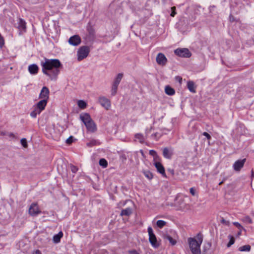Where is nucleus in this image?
I'll use <instances>...</instances> for the list:
<instances>
[{"label":"nucleus","mask_w":254,"mask_h":254,"mask_svg":"<svg viewBox=\"0 0 254 254\" xmlns=\"http://www.w3.org/2000/svg\"><path fill=\"white\" fill-rule=\"evenodd\" d=\"M132 213V209L130 208H127L126 209L122 210L121 212V216H129Z\"/></svg>","instance_id":"nucleus-24"},{"label":"nucleus","mask_w":254,"mask_h":254,"mask_svg":"<svg viewBox=\"0 0 254 254\" xmlns=\"http://www.w3.org/2000/svg\"><path fill=\"white\" fill-rule=\"evenodd\" d=\"M251 249V246L248 245L240 247L239 248V251L240 252H249L250 251Z\"/></svg>","instance_id":"nucleus-25"},{"label":"nucleus","mask_w":254,"mask_h":254,"mask_svg":"<svg viewBox=\"0 0 254 254\" xmlns=\"http://www.w3.org/2000/svg\"><path fill=\"white\" fill-rule=\"evenodd\" d=\"M203 239V235L200 233L194 237L188 239L189 248L192 254H201L200 246Z\"/></svg>","instance_id":"nucleus-2"},{"label":"nucleus","mask_w":254,"mask_h":254,"mask_svg":"<svg viewBox=\"0 0 254 254\" xmlns=\"http://www.w3.org/2000/svg\"><path fill=\"white\" fill-rule=\"evenodd\" d=\"M90 52L89 48L88 46H84L80 47L77 51V60L80 61L86 58Z\"/></svg>","instance_id":"nucleus-4"},{"label":"nucleus","mask_w":254,"mask_h":254,"mask_svg":"<svg viewBox=\"0 0 254 254\" xmlns=\"http://www.w3.org/2000/svg\"><path fill=\"white\" fill-rule=\"evenodd\" d=\"M165 93L168 95H173L175 94V90L169 86H166L165 88Z\"/></svg>","instance_id":"nucleus-22"},{"label":"nucleus","mask_w":254,"mask_h":254,"mask_svg":"<svg viewBox=\"0 0 254 254\" xmlns=\"http://www.w3.org/2000/svg\"><path fill=\"white\" fill-rule=\"evenodd\" d=\"M33 254H41V252L39 250H36L33 252Z\"/></svg>","instance_id":"nucleus-47"},{"label":"nucleus","mask_w":254,"mask_h":254,"mask_svg":"<svg viewBox=\"0 0 254 254\" xmlns=\"http://www.w3.org/2000/svg\"><path fill=\"white\" fill-rule=\"evenodd\" d=\"M157 135V133H154L153 134H152V136L153 137H156Z\"/></svg>","instance_id":"nucleus-50"},{"label":"nucleus","mask_w":254,"mask_h":254,"mask_svg":"<svg viewBox=\"0 0 254 254\" xmlns=\"http://www.w3.org/2000/svg\"><path fill=\"white\" fill-rule=\"evenodd\" d=\"M202 134L206 136V138L208 139H210L211 138V136L206 132H204Z\"/></svg>","instance_id":"nucleus-43"},{"label":"nucleus","mask_w":254,"mask_h":254,"mask_svg":"<svg viewBox=\"0 0 254 254\" xmlns=\"http://www.w3.org/2000/svg\"><path fill=\"white\" fill-rule=\"evenodd\" d=\"M222 184H223V182H220V183H219V185H222Z\"/></svg>","instance_id":"nucleus-53"},{"label":"nucleus","mask_w":254,"mask_h":254,"mask_svg":"<svg viewBox=\"0 0 254 254\" xmlns=\"http://www.w3.org/2000/svg\"><path fill=\"white\" fill-rule=\"evenodd\" d=\"M118 87V85L112 84V88L111 90V95L112 96H115L116 94Z\"/></svg>","instance_id":"nucleus-27"},{"label":"nucleus","mask_w":254,"mask_h":254,"mask_svg":"<svg viewBox=\"0 0 254 254\" xmlns=\"http://www.w3.org/2000/svg\"><path fill=\"white\" fill-rule=\"evenodd\" d=\"M172 12L171 13V16L172 17H174L175 14H176V12L175 11L176 7L175 6L171 7Z\"/></svg>","instance_id":"nucleus-39"},{"label":"nucleus","mask_w":254,"mask_h":254,"mask_svg":"<svg viewBox=\"0 0 254 254\" xmlns=\"http://www.w3.org/2000/svg\"><path fill=\"white\" fill-rule=\"evenodd\" d=\"M21 143L22 144V145L24 147H27V140L25 138H22L21 139Z\"/></svg>","instance_id":"nucleus-36"},{"label":"nucleus","mask_w":254,"mask_h":254,"mask_svg":"<svg viewBox=\"0 0 254 254\" xmlns=\"http://www.w3.org/2000/svg\"><path fill=\"white\" fill-rule=\"evenodd\" d=\"M163 155L165 158L170 159L173 155V150L164 148L163 150Z\"/></svg>","instance_id":"nucleus-17"},{"label":"nucleus","mask_w":254,"mask_h":254,"mask_svg":"<svg viewBox=\"0 0 254 254\" xmlns=\"http://www.w3.org/2000/svg\"><path fill=\"white\" fill-rule=\"evenodd\" d=\"M241 220L246 224H252L253 221L250 216L247 215L242 218Z\"/></svg>","instance_id":"nucleus-26"},{"label":"nucleus","mask_w":254,"mask_h":254,"mask_svg":"<svg viewBox=\"0 0 254 254\" xmlns=\"http://www.w3.org/2000/svg\"><path fill=\"white\" fill-rule=\"evenodd\" d=\"M149 154H150V155H152V156H156V152L154 150H150L149 151Z\"/></svg>","instance_id":"nucleus-44"},{"label":"nucleus","mask_w":254,"mask_h":254,"mask_svg":"<svg viewBox=\"0 0 254 254\" xmlns=\"http://www.w3.org/2000/svg\"><path fill=\"white\" fill-rule=\"evenodd\" d=\"M151 129H152V127H150V128H149V129H147L146 130V133L147 134L150 133Z\"/></svg>","instance_id":"nucleus-48"},{"label":"nucleus","mask_w":254,"mask_h":254,"mask_svg":"<svg viewBox=\"0 0 254 254\" xmlns=\"http://www.w3.org/2000/svg\"><path fill=\"white\" fill-rule=\"evenodd\" d=\"M129 253L130 254H139V253H138L135 250L130 251Z\"/></svg>","instance_id":"nucleus-45"},{"label":"nucleus","mask_w":254,"mask_h":254,"mask_svg":"<svg viewBox=\"0 0 254 254\" xmlns=\"http://www.w3.org/2000/svg\"><path fill=\"white\" fill-rule=\"evenodd\" d=\"M187 86L190 92L192 93L196 92V87L194 85V83L192 81H189L187 83Z\"/></svg>","instance_id":"nucleus-19"},{"label":"nucleus","mask_w":254,"mask_h":254,"mask_svg":"<svg viewBox=\"0 0 254 254\" xmlns=\"http://www.w3.org/2000/svg\"><path fill=\"white\" fill-rule=\"evenodd\" d=\"M41 111L34 106V110L31 112L30 116L33 118H36L38 115H40Z\"/></svg>","instance_id":"nucleus-23"},{"label":"nucleus","mask_w":254,"mask_h":254,"mask_svg":"<svg viewBox=\"0 0 254 254\" xmlns=\"http://www.w3.org/2000/svg\"><path fill=\"white\" fill-rule=\"evenodd\" d=\"M166 222L163 220H158L156 222L157 226L160 228H162L165 225H166Z\"/></svg>","instance_id":"nucleus-32"},{"label":"nucleus","mask_w":254,"mask_h":254,"mask_svg":"<svg viewBox=\"0 0 254 254\" xmlns=\"http://www.w3.org/2000/svg\"><path fill=\"white\" fill-rule=\"evenodd\" d=\"M26 22L22 19H19L18 21V28L20 30L25 31L26 29Z\"/></svg>","instance_id":"nucleus-20"},{"label":"nucleus","mask_w":254,"mask_h":254,"mask_svg":"<svg viewBox=\"0 0 254 254\" xmlns=\"http://www.w3.org/2000/svg\"><path fill=\"white\" fill-rule=\"evenodd\" d=\"M230 21H233V17L231 16H230Z\"/></svg>","instance_id":"nucleus-51"},{"label":"nucleus","mask_w":254,"mask_h":254,"mask_svg":"<svg viewBox=\"0 0 254 254\" xmlns=\"http://www.w3.org/2000/svg\"><path fill=\"white\" fill-rule=\"evenodd\" d=\"M135 138L139 140L140 142H143L144 141V137L141 133H136L135 135Z\"/></svg>","instance_id":"nucleus-30"},{"label":"nucleus","mask_w":254,"mask_h":254,"mask_svg":"<svg viewBox=\"0 0 254 254\" xmlns=\"http://www.w3.org/2000/svg\"><path fill=\"white\" fill-rule=\"evenodd\" d=\"M144 176L149 180H151L153 178V175L148 170L143 171V172Z\"/></svg>","instance_id":"nucleus-29"},{"label":"nucleus","mask_w":254,"mask_h":254,"mask_svg":"<svg viewBox=\"0 0 254 254\" xmlns=\"http://www.w3.org/2000/svg\"><path fill=\"white\" fill-rule=\"evenodd\" d=\"M49 94L50 91L49 89L47 87L44 86L41 90L39 97L42 100H46L48 101L49 98Z\"/></svg>","instance_id":"nucleus-9"},{"label":"nucleus","mask_w":254,"mask_h":254,"mask_svg":"<svg viewBox=\"0 0 254 254\" xmlns=\"http://www.w3.org/2000/svg\"><path fill=\"white\" fill-rule=\"evenodd\" d=\"M241 231H242V230H240L239 232H238V235H239L241 234Z\"/></svg>","instance_id":"nucleus-52"},{"label":"nucleus","mask_w":254,"mask_h":254,"mask_svg":"<svg viewBox=\"0 0 254 254\" xmlns=\"http://www.w3.org/2000/svg\"><path fill=\"white\" fill-rule=\"evenodd\" d=\"M38 204L36 203H33L29 208V213L31 216H36L41 213Z\"/></svg>","instance_id":"nucleus-8"},{"label":"nucleus","mask_w":254,"mask_h":254,"mask_svg":"<svg viewBox=\"0 0 254 254\" xmlns=\"http://www.w3.org/2000/svg\"><path fill=\"white\" fill-rule=\"evenodd\" d=\"M68 42L70 45L76 46L81 43V39L78 35H75L69 39Z\"/></svg>","instance_id":"nucleus-10"},{"label":"nucleus","mask_w":254,"mask_h":254,"mask_svg":"<svg viewBox=\"0 0 254 254\" xmlns=\"http://www.w3.org/2000/svg\"><path fill=\"white\" fill-rule=\"evenodd\" d=\"M174 53L176 55L183 58H190L191 55L187 48H178L175 50Z\"/></svg>","instance_id":"nucleus-6"},{"label":"nucleus","mask_w":254,"mask_h":254,"mask_svg":"<svg viewBox=\"0 0 254 254\" xmlns=\"http://www.w3.org/2000/svg\"><path fill=\"white\" fill-rule=\"evenodd\" d=\"M48 101L46 100H41L35 106L37 108L40 110L41 112L44 110L47 105Z\"/></svg>","instance_id":"nucleus-14"},{"label":"nucleus","mask_w":254,"mask_h":254,"mask_svg":"<svg viewBox=\"0 0 254 254\" xmlns=\"http://www.w3.org/2000/svg\"><path fill=\"white\" fill-rule=\"evenodd\" d=\"M70 169L71 171L74 173H76L78 170L77 168L73 165L70 166Z\"/></svg>","instance_id":"nucleus-40"},{"label":"nucleus","mask_w":254,"mask_h":254,"mask_svg":"<svg viewBox=\"0 0 254 254\" xmlns=\"http://www.w3.org/2000/svg\"><path fill=\"white\" fill-rule=\"evenodd\" d=\"M147 231L149 235V241L151 245L155 248L158 247L159 244L157 243L156 237L153 233L152 228L151 227H149L147 229Z\"/></svg>","instance_id":"nucleus-5"},{"label":"nucleus","mask_w":254,"mask_h":254,"mask_svg":"<svg viewBox=\"0 0 254 254\" xmlns=\"http://www.w3.org/2000/svg\"><path fill=\"white\" fill-rule=\"evenodd\" d=\"M184 199L182 198L179 199L178 200V203L179 205V209L180 210H189V205L188 204L184 203Z\"/></svg>","instance_id":"nucleus-16"},{"label":"nucleus","mask_w":254,"mask_h":254,"mask_svg":"<svg viewBox=\"0 0 254 254\" xmlns=\"http://www.w3.org/2000/svg\"><path fill=\"white\" fill-rule=\"evenodd\" d=\"M99 102L100 105L106 110H109L111 106V101L105 96H101L99 98Z\"/></svg>","instance_id":"nucleus-7"},{"label":"nucleus","mask_w":254,"mask_h":254,"mask_svg":"<svg viewBox=\"0 0 254 254\" xmlns=\"http://www.w3.org/2000/svg\"><path fill=\"white\" fill-rule=\"evenodd\" d=\"M73 142V137L72 136H70L69 137H68L66 140V142L67 143V144H70L72 142Z\"/></svg>","instance_id":"nucleus-41"},{"label":"nucleus","mask_w":254,"mask_h":254,"mask_svg":"<svg viewBox=\"0 0 254 254\" xmlns=\"http://www.w3.org/2000/svg\"><path fill=\"white\" fill-rule=\"evenodd\" d=\"M210 247H211V245H210V244L208 243V244H207V246H206L205 247V248L209 249L210 248Z\"/></svg>","instance_id":"nucleus-49"},{"label":"nucleus","mask_w":254,"mask_h":254,"mask_svg":"<svg viewBox=\"0 0 254 254\" xmlns=\"http://www.w3.org/2000/svg\"><path fill=\"white\" fill-rule=\"evenodd\" d=\"M190 193L193 195H195V190L193 188H191L190 190Z\"/></svg>","instance_id":"nucleus-42"},{"label":"nucleus","mask_w":254,"mask_h":254,"mask_svg":"<svg viewBox=\"0 0 254 254\" xmlns=\"http://www.w3.org/2000/svg\"><path fill=\"white\" fill-rule=\"evenodd\" d=\"M42 72L52 81L57 80L63 65L58 59H45L41 62Z\"/></svg>","instance_id":"nucleus-1"},{"label":"nucleus","mask_w":254,"mask_h":254,"mask_svg":"<svg viewBox=\"0 0 254 254\" xmlns=\"http://www.w3.org/2000/svg\"><path fill=\"white\" fill-rule=\"evenodd\" d=\"M221 223H222L226 226H229L230 224V223L229 221L226 220L223 218H222L221 219Z\"/></svg>","instance_id":"nucleus-37"},{"label":"nucleus","mask_w":254,"mask_h":254,"mask_svg":"<svg viewBox=\"0 0 254 254\" xmlns=\"http://www.w3.org/2000/svg\"><path fill=\"white\" fill-rule=\"evenodd\" d=\"M78 106L81 109H84L87 106V104L83 100H79L78 101Z\"/></svg>","instance_id":"nucleus-33"},{"label":"nucleus","mask_w":254,"mask_h":254,"mask_svg":"<svg viewBox=\"0 0 254 254\" xmlns=\"http://www.w3.org/2000/svg\"><path fill=\"white\" fill-rule=\"evenodd\" d=\"M63 232L62 231L59 232L58 234L55 235L54 236L53 238V242L55 244L59 243L60 242L61 239L63 237Z\"/></svg>","instance_id":"nucleus-18"},{"label":"nucleus","mask_w":254,"mask_h":254,"mask_svg":"<svg viewBox=\"0 0 254 254\" xmlns=\"http://www.w3.org/2000/svg\"><path fill=\"white\" fill-rule=\"evenodd\" d=\"M123 73H122L118 74L116 77L115 78L113 84L119 86L122 79L123 78Z\"/></svg>","instance_id":"nucleus-21"},{"label":"nucleus","mask_w":254,"mask_h":254,"mask_svg":"<svg viewBox=\"0 0 254 254\" xmlns=\"http://www.w3.org/2000/svg\"><path fill=\"white\" fill-rule=\"evenodd\" d=\"M246 159L239 160L236 161L233 164V169L236 171H240L243 167Z\"/></svg>","instance_id":"nucleus-11"},{"label":"nucleus","mask_w":254,"mask_h":254,"mask_svg":"<svg viewBox=\"0 0 254 254\" xmlns=\"http://www.w3.org/2000/svg\"><path fill=\"white\" fill-rule=\"evenodd\" d=\"M228 238L230 239V241H229V243L227 244V247L229 248V247H230L233 244H234V243H235V239L231 235H229L228 236Z\"/></svg>","instance_id":"nucleus-34"},{"label":"nucleus","mask_w":254,"mask_h":254,"mask_svg":"<svg viewBox=\"0 0 254 254\" xmlns=\"http://www.w3.org/2000/svg\"><path fill=\"white\" fill-rule=\"evenodd\" d=\"M99 164L100 166L105 168L108 165L107 161L105 159H101L99 161Z\"/></svg>","instance_id":"nucleus-35"},{"label":"nucleus","mask_w":254,"mask_h":254,"mask_svg":"<svg viewBox=\"0 0 254 254\" xmlns=\"http://www.w3.org/2000/svg\"><path fill=\"white\" fill-rule=\"evenodd\" d=\"M80 119L85 125L88 132H95L97 130L96 125L88 114L80 115Z\"/></svg>","instance_id":"nucleus-3"},{"label":"nucleus","mask_w":254,"mask_h":254,"mask_svg":"<svg viewBox=\"0 0 254 254\" xmlns=\"http://www.w3.org/2000/svg\"><path fill=\"white\" fill-rule=\"evenodd\" d=\"M154 165L156 168L157 171L164 177H166L165 169L162 164L159 162H156L154 163Z\"/></svg>","instance_id":"nucleus-13"},{"label":"nucleus","mask_w":254,"mask_h":254,"mask_svg":"<svg viewBox=\"0 0 254 254\" xmlns=\"http://www.w3.org/2000/svg\"><path fill=\"white\" fill-rule=\"evenodd\" d=\"M176 78L177 80L179 81V82L181 83V81H182V77H181L180 76H176Z\"/></svg>","instance_id":"nucleus-46"},{"label":"nucleus","mask_w":254,"mask_h":254,"mask_svg":"<svg viewBox=\"0 0 254 254\" xmlns=\"http://www.w3.org/2000/svg\"><path fill=\"white\" fill-rule=\"evenodd\" d=\"M156 62L158 64L162 65L166 64L167 59L162 53H159L156 57Z\"/></svg>","instance_id":"nucleus-12"},{"label":"nucleus","mask_w":254,"mask_h":254,"mask_svg":"<svg viewBox=\"0 0 254 254\" xmlns=\"http://www.w3.org/2000/svg\"><path fill=\"white\" fill-rule=\"evenodd\" d=\"M99 142L95 139H92L89 142L87 143V145L89 147H91L94 145H99Z\"/></svg>","instance_id":"nucleus-28"},{"label":"nucleus","mask_w":254,"mask_h":254,"mask_svg":"<svg viewBox=\"0 0 254 254\" xmlns=\"http://www.w3.org/2000/svg\"><path fill=\"white\" fill-rule=\"evenodd\" d=\"M39 67L36 64H30L28 66V71L31 74H36L38 73Z\"/></svg>","instance_id":"nucleus-15"},{"label":"nucleus","mask_w":254,"mask_h":254,"mask_svg":"<svg viewBox=\"0 0 254 254\" xmlns=\"http://www.w3.org/2000/svg\"><path fill=\"white\" fill-rule=\"evenodd\" d=\"M164 238L165 239L168 240L169 242L172 245H175L176 244V241L174 239H173L171 236L166 235L164 236Z\"/></svg>","instance_id":"nucleus-31"},{"label":"nucleus","mask_w":254,"mask_h":254,"mask_svg":"<svg viewBox=\"0 0 254 254\" xmlns=\"http://www.w3.org/2000/svg\"><path fill=\"white\" fill-rule=\"evenodd\" d=\"M233 224L236 226L239 230L243 229V226L238 222H233Z\"/></svg>","instance_id":"nucleus-38"}]
</instances>
